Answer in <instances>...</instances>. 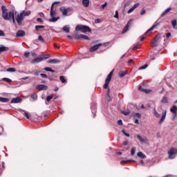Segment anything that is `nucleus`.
Returning a JSON list of instances; mask_svg holds the SVG:
<instances>
[{"mask_svg":"<svg viewBox=\"0 0 177 177\" xmlns=\"http://www.w3.org/2000/svg\"><path fill=\"white\" fill-rule=\"evenodd\" d=\"M30 15H31V10H22L19 14H18L16 17V21L18 26H21V24H23V20H24V17L30 16Z\"/></svg>","mask_w":177,"mask_h":177,"instance_id":"nucleus-1","label":"nucleus"},{"mask_svg":"<svg viewBox=\"0 0 177 177\" xmlns=\"http://www.w3.org/2000/svg\"><path fill=\"white\" fill-rule=\"evenodd\" d=\"M2 17L4 19V20H10L12 19L14 24H16V20L15 19V12L13 11L2 13Z\"/></svg>","mask_w":177,"mask_h":177,"instance_id":"nucleus-2","label":"nucleus"},{"mask_svg":"<svg viewBox=\"0 0 177 177\" xmlns=\"http://www.w3.org/2000/svg\"><path fill=\"white\" fill-rule=\"evenodd\" d=\"M75 31H80L81 32H91L92 30L88 26L77 25L75 27Z\"/></svg>","mask_w":177,"mask_h":177,"instance_id":"nucleus-3","label":"nucleus"},{"mask_svg":"<svg viewBox=\"0 0 177 177\" xmlns=\"http://www.w3.org/2000/svg\"><path fill=\"white\" fill-rule=\"evenodd\" d=\"M114 70L111 71L109 74L106 76V80H105V84H104V89H107L109 88V84H110L111 81V77H113V73Z\"/></svg>","mask_w":177,"mask_h":177,"instance_id":"nucleus-4","label":"nucleus"},{"mask_svg":"<svg viewBox=\"0 0 177 177\" xmlns=\"http://www.w3.org/2000/svg\"><path fill=\"white\" fill-rule=\"evenodd\" d=\"M60 12H62L63 16H68V13H70V12H73V8H66V7L62 6L59 8Z\"/></svg>","mask_w":177,"mask_h":177,"instance_id":"nucleus-5","label":"nucleus"},{"mask_svg":"<svg viewBox=\"0 0 177 177\" xmlns=\"http://www.w3.org/2000/svg\"><path fill=\"white\" fill-rule=\"evenodd\" d=\"M169 158L174 159L176 157L177 154V149L171 148L170 150L168 151Z\"/></svg>","mask_w":177,"mask_h":177,"instance_id":"nucleus-6","label":"nucleus"},{"mask_svg":"<svg viewBox=\"0 0 177 177\" xmlns=\"http://www.w3.org/2000/svg\"><path fill=\"white\" fill-rule=\"evenodd\" d=\"M42 57H41V55H39L38 57L35 58L34 59H32L31 61V64H37V63H41V62H42Z\"/></svg>","mask_w":177,"mask_h":177,"instance_id":"nucleus-7","label":"nucleus"},{"mask_svg":"<svg viewBox=\"0 0 177 177\" xmlns=\"http://www.w3.org/2000/svg\"><path fill=\"white\" fill-rule=\"evenodd\" d=\"M56 15H57V12H56V10H55V7H53V5H52L50 10V17H55Z\"/></svg>","mask_w":177,"mask_h":177,"instance_id":"nucleus-8","label":"nucleus"},{"mask_svg":"<svg viewBox=\"0 0 177 177\" xmlns=\"http://www.w3.org/2000/svg\"><path fill=\"white\" fill-rule=\"evenodd\" d=\"M165 117H167V111L166 110L163 112V113L162 115V117L158 122L159 125H161L164 122V121H165Z\"/></svg>","mask_w":177,"mask_h":177,"instance_id":"nucleus-9","label":"nucleus"},{"mask_svg":"<svg viewBox=\"0 0 177 177\" xmlns=\"http://www.w3.org/2000/svg\"><path fill=\"white\" fill-rule=\"evenodd\" d=\"M37 88L39 91H46V89H48V86L45 84H39L37 86Z\"/></svg>","mask_w":177,"mask_h":177,"instance_id":"nucleus-10","label":"nucleus"},{"mask_svg":"<svg viewBox=\"0 0 177 177\" xmlns=\"http://www.w3.org/2000/svg\"><path fill=\"white\" fill-rule=\"evenodd\" d=\"M102 44H98L97 45H94L91 48H90V52H95V50H97L99 49L100 46H102Z\"/></svg>","mask_w":177,"mask_h":177,"instance_id":"nucleus-11","label":"nucleus"},{"mask_svg":"<svg viewBox=\"0 0 177 177\" xmlns=\"http://www.w3.org/2000/svg\"><path fill=\"white\" fill-rule=\"evenodd\" d=\"M24 35H26V32H24V30H18L17 32L16 36L18 38H20L21 37H24Z\"/></svg>","mask_w":177,"mask_h":177,"instance_id":"nucleus-12","label":"nucleus"},{"mask_svg":"<svg viewBox=\"0 0 177 177\" xmlns=\"http://www.w3.org/2000/svg\"><path fill=\"white\" fill-rule=\"evenodd\" d=\"M10 103H21V98H20L19 97L12 98L10 101Z\"/></svg>","mask_w":177,"mask_h":177,"instance_id":"nucleus-13","label":"nucleus"},{"mask_svg":"<svg viewBox=\"0 0 177 177\" xmlns=\"http://www.w3.org/2000/svg\"><path fill=\"white\" fill-rule=\"evenodd\" d=\"M62 61H60L58 59H49L48 61V63H50L51 64H56L60 63Z\"/></svg>","mask_w":177,"mask_h":177,"instance_id":"nucleus-14","label":"nucleus"},{"mask_svg":"<svg viewBox=\"0 0 177 177\" xmlns=\"http://www.w3.org/2000/svg\"><path fill=\"white\" fill-rule=\"evenodd\" d=\"M138 6H139V3L134 4L133 6L127 11L128 15H130V13H132V12L134 11L136 9V8H138Z\"/></svg>","mask_w":177,"mask_h":177,"instance_id":"nucleus-15","label":"nucleus"},{"mask_svg":"<svg viewBox=\"0 0 177 177\" xmlns=\"http://www.w3.org/2000/svg\"><path fill=\"white\" fill-rule=\"evenodd\" d=\"M129 24H131V21H129L127 24L123 28L122 32V34H125V32H127V31H128V30H129Z\"/></svg>","mask_w":177,"mask_h":177,"instance_id":"nucleus-16","label":"nucleus"},{"mask_svg":"<svg viewBox=\"0 0 177 177\" xmlns=\"http://www.w3.org/2000/svg\"><path fill=\"white\" fill-rule=\"evenodd\" d=\"M137 139H138L141 143H147V140L146 138H142V136L140 135L137 136Z\"/></svg>","mask_w":177,"mask_h":177,"instance_id":"nucleus-17","label":"nucleus"},{"mask_svg":"<svg viewBox=\"0 0 177 177\" xmlns=\"http://www.w3.org/2000/svg\"><path fill=\"white\" fill-rule=\"evenodd\" d=\"M9 50V47H6L5 46H0V53H2V52H6Z\"/></svg>","mask_w":177,"mask_h":177,"instance_id":"nucleus-18","label":"nucleus"},{"mask_svg":"<svg viewBox=\"0 0 177 177\" xmlns=\"http://www.w3.org/2000/svg\"><path fill=\"white\" fill-rule=\"evenodd\" d=\"M172 8L169 7L167 9H166L160 15V17H164V16H165V15H167V13H169V12H171Z\"/></svg>","mask_w":177,"mask_h":177,"instance_id":"nucleus-19","label":"nucleus"},{"mask_svg":"<svg viewBox=\"0 0 177 177\" xmlns=\"http://www.w3.org/2000/svg\"><path fill=\"white\" fill-rule=\"evenodd\" d=\"M59 19H60V17H51V19H48V21H50V23H56V21H57Z\"/></svg>","mask_w":177,"mask_h":177,"instance_id":"nucleus-20","label":"nucleus"},{"mask_svg":"<svg viewBox=\"0 0 177 177\" xmlns=\"http://www.w3.org/2000/svg\"><path fill=\"white\" fill-rule=\"evenodd\" d=\"M63 31L65 32H70V26L66 25L62 28Z\"/></svg>","mask_w":177,"mask_h":177,"instance_id":"nucleus-21","label":"nucleus"},{"mask_svg":"<svg viewBox=\"0 0 177 177\" xmlns=\"http://www.w3.org/2000/svg\"><path fill=\"white\" fill-rule=\"evenodd\" d=\"M82 5L84 8L89 6V0H82Z\"/></svg>","mask_w":177,"mask_h":177,"instance_id":"nucleus-22","label":"nucleus"},{"mask_svg":"<svg viewBox=\"0 0 177 177\" xmlns=\"http://www.w3.org/2000/svg\"><path fill=\"white\" fill-rule=\"evenodd\" d=\"M138 157H140V158H146V155L143 153L142 151H140L137 153Z\"/></svg>","mask_w":177,"mask_h":177,"instance_id":"nucleus-23","label":"nucleus"},{"mask_svg":"<svg viewBox=\"0 0 177 177\" xmlns=\"http://www.w3.org/2000/svg\"><path fill=\"white\" fill-rule=\"evenodd\" d=\"M81 39L82 41H90L91 39L87 36V35H82V37H81Z\"/></svg>","mask_w":177,"mask_h":177,"instance_id":"nucleus-24","label":"nucleus"},{"mask_svg":"<svg viewBox=\"0 0 177 177\" xmlns=\"http://www.w3.org/2000/svg\"><path fill=\"white\" fill-rule=\"evenodd\" d=\"M0 102H1L2 103H8V102H9V99L0 97Z\"/></svg>","mask_w":177,"mask_h":177,"instance_id":"nucleus-25","label":"nucleus"},{"mask_svg":"<svg viewBox=\"0 0 177 177\" xmlns=\"http://www.w3.org/2000/svg\"><path fill=\"white\" fill-rule=\"evenodd\" d=\"M106 100H108V102H111V97H110V88H109L107 91Z\"/></svg>","mask_w":177,"mask_h":177,"instance_id":"nucleus-26","label":"nucleus"},{"mask_svg":"<svg viewBox=\"0 0 177 177\" xmlns=\"http://www.w3.org/2000/svg\"><path fill=\"white\" fill-rule=\"evenodd\" d=\"M170 111H171V113H174L175 114V113H176V111H177L176 105H174V106H172V108L170 109Z\"/></svg>","mask_w":177,"mask_h":177,"instance_id":"nucleus-27","label":"nucleus"},{"mask_svg":"<svg viewBox=\"0 0 177 177\" xmlns=\"http://www.w3.org/2000/svg\"><path fill=\"white\" fill-rule=\"evenodd\" d=\"M127 75V71H120L119 72V77L122 78V77H125Z\"/></svg>","mask_w":177,"mask_h":177,"instance_id":"nucleus-28","label":"nucleus"},{"mask_svg":"<svg viewBox=\"0 0 177 177\" xmlns=\"http://www.w3.org/2000/svg\"><path fill=\"white\" fill-rule=\"evenodd\" d=\"M59 80L62 82V84H66V82H67V80H66V77H64V76H60Z\"/></svg>","mask_w":177,"mask_h":177,"instance_id":"nucleus-29","label":"nucleus"},{"mask_svg":"<svg viewBox=\"0 0 177 177\" xmlns=\"http://www.w3.org/2000/svg\"><path fill=\"white\" fill-rule=\"evenodd\" d=\"M40 56H41V57H42L43 60H44V59H49V57H50V55H49V54L41 55Z\"/></svg>","mask_w":177,"mask_h":177,"instance_id":"nucleus-30","label":"nucleus"},{"mask_svg":"<svg viewBox=\"0 0 177 177\" xmlns=\"http://www.w3.org/2000/svg\"><path fill=\"white\" fill-rule=\"evenodd\" d=\"M74 39H81L82 35L75 34L73 35Z\"/></svg>","mask_w":177,"mask_h":177,"instance_id":"nucleus-31","label":"nucleus"},{"mask_svg":"<svg viewBox=\"0 0 177 177\" xmlns=\"http://www.w3.org/2000/svg\"><path fill=\"white\" fill-rule=\"evenodd\" d=\"M155 28H156V25H153V26H151V28H149V29L145 33V35H146L147 34H149V32H150V31H153V30H154Z\"/></svg>","mask_w":177,"mask_h":177,"instance_id":"nucleus-32","label":"nucleus"},{"mask_svg":"<svg viewBox=\"0 0 177 177\" xmlns=\"http://www.w3.org/2000/svg\"><path fill=\"white\" fill-rule=\"evenodd\" d=\"M8 73H16V69L13 68H10L6 70Z\"/></svg>","mask_w":177,"mask_h":177,"instance_id":"nucleus-33","label":"nucleus"},{"mask_svg":"<svg viewBox=\"0 0 177 177\" xmlns=\"http://www.w3.org/2000/svg\"><path fill=\"white\" fill-rule=\"evenodd\" d=\"M161 103H168V98L167 97H163Z\"/></svg>","mask_w":177,"mask_h":177,"instance_id":"nucleus-34","label":"nucleus"},{"mask_svg":"<svg viewBox=\"0 0 177 177\" xmlns=\"http://www.w3.org/2000/svg\"><path fill=\"white\" fill-rule=\"evenodd\" d=\"M161 39V36L160 35H156L153 39V41L158 42Z\"/></svg>","mask_w":177,"mask_h":177,"instance_id":"nucleus-35","label":"nucleus"},{"mask_svg":"<svg viewBox=\"0 0 177 177\" xmlns=\"http://www.w3.org/2000/svg\"><path fill=\"white\" fill-rule=\"evenodd\" d=\"M156 46H158V42L153 40L152 42V48H156Z\"/></svg>","mask_w":177,"mask_h":177,"instance_id":"nucleus-36","label":"nucleus"},{"mask_svg":"<svg viewBox=\"0 0 177 177\" xmlns=\"http://www.w3.org/2000/svg\"><path fill=\"white\" fill-rule=\"evenodd\" d=\"M133 117H136L137 118H140L142 117V115L139 113H136L133 115Z\"/></svg>","mask_w":177,"mask_h":177,"instance_id":"nucleus-37","label":"nucleus"},{"mask_svg":"<svg viewBox=\"0 0 177 177\" xmlns=\"http://www.w3.org/2000/svg\"><path fill=\"white\" fill-rule=\"evenodd\" d=\"M122 114H124V115H129V113H131L129 111V110H127V111H122Z\"/></svg>","mask_w":177,"mask_h":177,"instance_id":"nucleus-38","label":"nucleus"},{"mask_svg":"<svg viewBox=\"0 0 177 177\" xmlns=\"http://www.w3.org/2000/svg\"><path fill=\"white\" fill-rule=\"evenodd\" d=\"M136 151V148L133 147L131 150V156H135V152Z\"/></svg>","mask_w":177,"mask_h":177,"instance_id":"nucleus-39","label":"nucleus"},{"mask_svg":"<svg viewBox=\"0 0 177 177\" xmlns=\"http://www.w3.org/2000/svg\"><path fill=\"white\" fill-rule=\"evenodd\" d=\"M3 81H6V82H8V84H10V82H12V80L8 78V77H4L3 78Z\"/></svg>","mask_w":177,"mask_h":177,"instance_id":"nucleus-40","label":"nucleus"},{"mask_svg":"<svg viewBox=\"0 0 177 177\" xmlns=\"http://www.w3.org/2000/svg\"><path fill=\"white\" fill-rule=\"evenodd\" d=\"M153 114L155 115V117H156V118H160V117H161V115H160V113H157V111H154Z\"/></svg>","mask_w":177,"mask_h":177,"instance_id":"nucleus-41","label":"nucleus"},{"mask_svg":"<svg viewBox=\"0 0 177 177\" xmlns=\"http://www.w3.org/2000/svg\"><path fill=\"white\" fill-rule=\"evenodd\" d=\"M2 13H6L8 12V9H6V7L5 6H1Z\"/></svg>","mask_w":177,"mask_h":177,"instance_id":"nucleus-42","label":"nucleus"},{"mask_svg":"<svg viewBox=\"0 0 177 177\" xmlns=\"http://www.w3.org/2000/svg\"><path fill=\"white\" fill-rule=\"evenodd\" d=\"M31 98L33 99V100H37V99H38V95H37V94H32Z\"/></svg>","mask_w":177,"mask_h":177,"instance_id":"nucleus-43","label":"nucleus"},{"mask_svg":"<svg viewBox=\"0 0 177 177\" xmlns=\"http://www.w3.org/2000/svg\"><path fill=\"white\" fill-rule=\"evenodd\" d=\"M40 28H45V26H35V30H36L37 31H39V30Z\"/></svg>","mask_w":177,"mask_h":177,"instance_id":"nucleus-44","label":"nucleus"},{"mask_svg":"<svg viewBox=\"0 0 177 177\" xmlns=\"http://www.w3.org/2000/svg\"><path fill=\"white\" fill-rule=\"evenodd\" d=\"M147 67H149V65L148 64H145L143 66H141L138 68V70H146V68Z\"/></svg>","mask_w":177,"mask_h":177,"instance_id":"nucleus-45","label":"nucleus"},{"mask_svg":"<svg viewBox=\"0 0 177 177\" xmlns=\"http://www.w3.org/2000/svg\"><path fill=\"white\" fill-rule=\"evenodd\" d=\"M52 99H53V95H48L46 97L47 102H50V100H52Z\"/></svg>","mask_w":177,"mask_h":177,"instance_id":"nucleus-46","label":"nucleus"},{"mask_svg":"<svg viewBox=\"0 0 177 177\" xmlns=\"http://www.w3.org/2000/svg\"><path fill=\"white\" fill-rule=\"evenodd\" d=\"M171 24L173 26V28H175L176 27V19H174L171 21Z\"/></svg>","mask_w":177,"mask_h":177,"instance_id":"nucleus-47","label":"nucleus"},{"mask_svg":"<svg viewBox=\"0 0 177 177\" xmlns=\"http://www.w3.org/2000/svg\"><path fill=\"white\" fill-rule=\"evenodd\" d=\"M131 161H133V160H122L121 164H127V162H131Z\"/></svg>","mask_w":177,"mask_h":177,"instance_id":"nucleus-48","label":"nucleus"},{"mask_svg":"<svg viewBox=\"0 0 177 177\" xmlns=\"http://www.w3.org/2000/svg\"><path fill=\"white\" fill-rule=\"evenodd\" d=\"M107 6V2H105L104 4H102L100 7V9L102 10H103V9H104V8H106Z\"/></svg>","mask_w":177,"mask_h":177,"instance_id":"nucleus-49","label":"nucleus"},{"mask_svg":"<svg viewBox=\"0 0 177 177\" xmlns=\"http://www.w3.org/2000/svg\"><path fill=\"white\" fill-rule=\"evenodd\" d=\"M138 48H139V44H134L133 46V50H136V49H138Z\"/></svg>","mask_w":177,"mask_h":177,"instance_id":"nucleus-50","label":"nucleus"},{"mask_svg":"<svg viewBox=\"0 0 177 177\" xmlns=\"http://www.w3.org/2000/svg\"><path fill=\"white\" fill-rule=\"evenodd\" d=\"M122 133H124V136H127V138H129V133H127V132H125V130H122Z\"/></svg>","mask_w":177,"mask_h":177,"instance_id":"nucleus-51","label":"nucleus"},{"mask_svg":"<svg viewBox=\"0 0 177 177\" xmlns=\"http://www.w3.org/2000/svg\"><path fill=\"white\" fill-rule=\"evenodd\" d=\"M24 56L25 57H28V56H30V52L26 51V52L24 53Z\"/></svg>","mask_w":177,"mask_h":177,"instance_id":"nucleus-52","label":"nucleus"},{"mask_svg":"<svg viewBox=\"0 0 177 177\" xmlns=\"http://www.w3.org/2000/svg\"><path fill=\"white\" fill-rule=\"evenodd\" d=\"M38 40L41 41V42H45V39L42 38V36H39Z\"/></svg>","mask_w":177,"mask_h":177,"instance_id":"nucleus-53","label":"nucleus"},{"mask_svg":"<svg viewBox=\"0 0 177 177\" xmlns=\"http://www.w3.org/2000/svg\"><path fill=\"white\" fill-rule=\"evenodd\" d=\"M24 115L27 118V120H30V115H28V113L25 112L24 113Z\"/></svg>","mask_w":177,"mask_h":177,"instance_id":"nucleus-54","label":"nucleus"},{"mask_svg":"<svg viewBox=\"0 0 177 177\" xmlns=\"http://www.w3.org/2000/svg\"><path fill=\"white\" fill-rule=\"evenodd\" d=\"M115 19H118V10H116L114 15Z\"/></svg>","mask_w":177,"mask_h":177,"instance_id":"nucleus-55","label":"nucleus"},{"mask_svg":"<svg viewBox=\"0 0 177 177\" xmlns=\"http://www.w3.org/2000/svg\"><path fill=\"white\" fill-rule=\"evenodd\" d=\"M146 13V10L142 9L140 12V15L141 16H143V15H145Z\"/></svg>","mask_w":177,"mask_h":177,"instance_id":"nucleus-56","label":"nucleus"},{"mask_svg":"<svg viewBox=\"0 0 177 177\" xmlns=\"http://www.w3.org/2000/svg\"><path fill=\"white\" fill-rule=\"evenodd\" d=\"M37 21L38 23H44V20H42V19H41V18H37Z\"/></svg>","mask_w":177,"mask_h":177,"instance_id":"nucleus-57","label":"nucleus"},{"mask_svg":"<svg viewBox=\"0 0 177 177\" xmlns=\"http://www.w3.org/2000/svg\"><path fill=\"white\" fill-rule=\"evenodd\" d=\"M40 75L42 78H48V75H46V74L41 73Z\"/></svg>","mask_w":177,"mask_h":177,"instance_id":"nucleus-58","label":"nucleus"},{"mask_svg":"<svg viewBox=\"0 0 177 177\" xmlns=\"http://www.w3.org/2000/svg\"><path fill=\"white\" fill-rule=\"evenodd\" d=\"M0 37H5V32H3V30H0Z\"/></svg>","mask_w":177,"mask_h":177,"instance_id":"nucleus-59","label":"nucleus"},{"mask_svg":"<svg viewBox=\"0 0 177 177\" xmlns=\"http://www.w3.org/2000/svg\"><path fill=\"white\" fill-rule=\"evenodd\" d=\"M100 21H102L100 20V19H95V24H97L98 23H100Z\"/></svg>","mask_w":177,"mask_h":177,"instance_id":"nucleus-60","label":"nucleus"},{"mask_svg":"<svg viewBox=\"0 0 177 177\" xmlns=\"http://www.w3.org/2000/svg\"><path fill=\"white\" fill-rule=\"evenodd\" d=\"M138 89H139V91H140L141 92H144V91H145V88H142V86H139Z\"/></svg>","mask_w":177,"mask_h":177,"instance_id":"nucleus-61","label":"nucleus"},{"mask_svg":"<svg viewBox=\"0 0 177 177\" xmlns=\"http://www.w3.org/2000/svg\"><path fill=\"white\" fill-rule=\"evenodd\" d=\"M44 71H51V68H49V67H46V68H44Z\"/></svg>","mask_w":177,"mask_h":177,"instance_id":"nucleus-62","label":"nucleus"},{"mask_svg":"<svg viewBox=\"0 0 177 177\" xmlns=\"http://www.w3.org/2000/svg\"><path fill=\"white\" fill-rule=\"evenodd\" d=\"M170 37H171V32H167L166 34V38H170Z\"/></svg>","mask_w":177,"mask_h":177,"instance_id":"nucleus-63","label":"nucleus"},{"mask_svg":"<svg viewBox=\"0 0 177 177\" xmlns=\"http://www.w3.org/2000/svg\"><path fill=\"white\" fill-rule=\"evenodd\" d=\"M118 125H122V120H119L118 121Z\"/></svg>","mask_w":177,"mask_h":177,"instance_id":"nucleus-64","label":"nucleus"}]
</instances>
